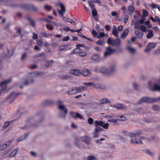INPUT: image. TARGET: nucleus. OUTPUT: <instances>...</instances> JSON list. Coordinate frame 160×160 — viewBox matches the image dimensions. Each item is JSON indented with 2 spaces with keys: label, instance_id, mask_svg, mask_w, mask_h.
<instances>
[{
  "label": "nucleus",
  "instance_id": "5",
  "mask_svg": "<svg viewBox=\"0 0 160 160\" xmlns=\"http://www.w3.org/2000/svg\"><path fill=\"white\" fill-rule=\"evenodd\" d=\"M11 80V78H9L8 79L3 81L0 83V86L1 87V90L0 91V94H1L2 92L5 91L6 88L7 84L10 82Z\"/></svg>",
  "mask_w": 160,
  "mask_h": 160
},
{
  "label": "nucleus",
  "instance_id": "23",
  "mask_svg": "<svg viewBox=\"0 0 160 160\" xmlns=\"http://www.w3.org/2000/svg\"><path fill=\"white\" fill-rule=\"evenodd\" d=\"M53 102L51 101L48 100H45L44 102L42 104V105L44 106L48 105L51 104Z\"/></svg>",
  "mask_w": 160,
  "mask_h": 160
},
{
  "label": "nucleus",
  "instance_id": "30",
  "mask_svg": "<svg viewBox=\"0 0 160 160\" xmlns=\"http://www.w3.org/2000/svg\"><path fill=\"white\" fill-rule=\"evenodd\" d=\"M29 135L28 133H25L24 135V136H21L20 138H19L18 139V142H20L22 140H24L25 139V138H26V137L28 136Z\"/></svg>",
  "mask_w": 160,
  "mask_h": 160
},
{
  "label": "nucleus",
  "instance_id": "10",
  "mask_svg": "<svg viewBox=\"0 0 160 160\" xmlns=\"http://www.w3.org/2000/svg\"><path fill=\"white\" fill-rule=\"evenodd\" d=\"M61 10L58 11V13L61 16H63V13L66 12L65 8L63 4L61 3L60 5Z\"/></svg>",
  "mask_w": 160,
  "mask_h": 160
},
{
  "label": "nucleus",
  "instance_id": "13",
  "mask_svg": "<svg viewBox=\"0 0 160 160\" xmlns=\"http://www.w3.org/2000/svg\"><path fill=\"white\" fill-rule=\"evenodd\" d=\"M142 134V133L141 132H138L136 133L131 132L128 133V135L131 137L132 138L134 137H138L139 135H140Z\"/></svg>",
  "mask_w": 160,
  "mask_h": 160
},
{
  "label": "nucleus",
  "instance_id": "21",
  "mask_svg": "<svg viewBox=\"0 0 160 160\" xmlns=\"http://www.w3.org/2000/svg\"><path fill=\"white\" fill-rule=\"evenodd\" d=\"M26 18L29 21L31 25L33 27H34L35 26V23L34 21L29 16L27 17Z\"/></svg>",
  "mask_w": 160,
  "mask_h": 160
},
{
  "label": "nucleus",
  "instance_id": "54",
  "mask_svg": "<svg viewBox=\"0 0 160 160\" xmlns=\"http://www.w3.org/2000/svg\"><path fill=\"white\" fill-rule=\"evenodd\" d=\"M133 86L134 89L135 90H138L139 87L138 85L135 83H133Z\"/></svg>",
  "mask_w": 160,
  "mask_h": 160
},
{
  "label": "nucleus",
  "instance_id": "32",
  "mask_svg": "<svg viewBox=\"0 0 160 160\" xmlns=\"http://www.w3.org/2000/svg\"><path fill=\"white\" fill-rule=\"evenodd\" d=\"M100 102L102 103H110L109 100L107 98H103L101 99Z\"/></svg>",
  "mask_w": 160,
  "mask_h": 160
},
{
  "label": "nucleus",
  "instance_id": "4",
  "mask_svg": "<svg viewBox=\"0 0 160 160\" xmlns=\"http://www.w3.org/2000/svg\"><path fill=\"white\" fill-rule=\"evenodd\" d=\"M121 41L120 39H112L109 38L107 40V43L108 44H111L112 46L119 47L120 45Z\"/></svg>",
  "mask_w": 160,
  "mask_h": 160
},
{
  "label": "nucleus",
  "instance_id": "29",
  "mask_svg": "<svg viewBox=\"0 0 160 160\" xmlns=\"http://www.w3.org/2000/svg\"><path fill=\"white\" fill-rule=\"evenodd\" d=\"M135 28H140L141 30L142 31L144 32H146V28L144 26H142L140 27H137L136 25H135Z\"/></svg>",
  "mask_w": 160,
  "mask_h": 160
},
{
  "label": "nucleus",
  "instance_id": "55",
  "mask_svg": "<svg viewBox=\"0 0 160 160\" xmlns=\"http://www.w3.org/2000/svg\"><path fill=\"white\" fill-rule=\"evenodd\" d=\"M33 36L32 37V38L33 40H36L38 38V36L37 33H35L34 32L33 33Z\"/></svg>",
  "mask_w": 160,
  "mask_h": 160
},
{
  "label": "nucleus",
  "instance_id": "3",
  "mask_svg": "<svg viewBox=\"0 0 160 160\" xmlns=\"http://www.w3.org/2000/svg\"><path fill=\"white\" fill-rule=\"evenodd\" d=\"M115 70V67L114 65L112 66L110 69L108 70L107 69L104 67H102L100 69V72L104 74L109 75L113 73Z\"/></svg>",
  "mask_w": 160,
  "mask_h": 160
},
{
  "label": "nucleus",
  "instance_id": "53",
  "mask_svg": "<svg viewBox=\"0 0 160 160\" xmlns=\"http://www.w3.org/2000/svg\"><path fill=\"white\" fill-rule=\"evenodd\" d=\"M53 60H51L50 61H47L46 63L45 64V67L47 68L49 66V64L50 62H53Z\"/></svg>",
  "mask_w": 160,
  "mask_h": 160
},
{
  "label": "nucleus",
  "instance_id": "44",
  "mask_svg": "<svg viewBox=\"0 0 160 160\" xmlns=\"http://www.w3.org/2000/svg\"><path fill=\"white\" fill-rule=\"evenodd\" d=\"M44 9L46 10L50 11L51 9V7L50 6L46 5L44 6Z\"/></svg>",
  "mask_w": 160,
  "mask_h": 160
},
{
  "label": "nucleus",
  "instance_id": "58",
  "mask_svg": "<svg viewBox=\"0 0 160 160\" xmlns=\"http://www.w3.org/2000/svg\"><path fill=\"white\" fill-rule=\"evenodd\" d=\"M143 15L145 17H146L148 15V12L145 9L143 10Z\"/></svg>",
  "mask_w": 160,
  "mask_h": 160
},
{
  "label": "nucleus",
  "instance_id": "9",
  "mask_svg": "<svg viewBox=\"0 0 160 160\" xmlns=\"http://www.w3.org/2000/svg\"><path fill=\"white\" fill-rule=\"evenodd\" d=\"M20 94V93H16L14 92H12L11 94L7 98V99H9L11 100V101H9L10 103H11L14 100L18 95Z\"/></svg>",
  "mask_w": 160,
  "mask_h": 160
},
{
  "label": "nucleus",
  "instance_id": "43",
  "mask_svg": "<svg viewBox=\"0 0 160 160\" xmlns=\"http://www.w3.org/2000/svg\"><path fill=\"white\" fill-rule=\"evenodd\" d=\"M79 55L80 56L84 57L87 55V53L85 52L81 51L79 52Z\"/></svg>",
  "mask_w": 160,
  "mask_h": 160
},
{
  "label": "nucleus",
  "instance_id": "11",
  "mask_svg": "<svg viewBox=\"0 0 160 160\" xmlns=\"http://www.w3.org/2000/svg\"><path fill=\"white\" fill-rule=\"evenodd\" d=\"M81 139L82 141L85 142L87 144H88L90 142V138L86 136L82 137Z\"/></svg>",
  "mask_w": 160,
  "mask_h": 160
},
{
  "label": "nucleus",
  "instance_id": "46",
  "mask_svg": "<svg viewBox=\"0 0 160 160\" xmlns=\"http://www.w3.org/2000/svg\"><path fill=\"white\" fill-rule=\"evenodd\" d=\"M96 158L93 156L90 155L88 157V160H95Z\"/></svg>",
  "mask_w": 160,
  "mask_h": 160
},
{
  "label": "nucleus",
  "instance_id": "45",
  "mask_svg": "<svg viewBox=\"0 0 160 160\" xmlns=\"http://www.w3.org/2000/svg\"><path fill=\"white\" fill-rule=\"evenodd\" d=\"M10 124L9 122H6L4 124V126L3 127V129H6Z\"/></svg>",
  "mask_w": 160,
  "mask_h": 160
},
{
  "label": "nucleus",
  "instance_id": "20",
  "mask_svg": "<svg viewBox=\"0 0 160 160\" xmlns=\"http://www.w3.org/2000/svg\"><path fill=\"white\" fill-rule=\"evenodd\" d=\"M135 34L138 38H140L142 37L143 34L139 30H137L135 31Z\"/></svg>",
  "mask_w": 160,
  "mask_h": 160
},
{
  "label": "nucleus",
  "instance_id": "19",
  "mask_svg": "<svg viewBox=\"0 0 160 160\" xmlns=\"http://www.w3.org/2000/svg\"><path fill=\"white\" fill-rule=\"evenodd\" d=\"M58 108L60 110L63 111L64 115L62 118H64L67 113V109L65 108L64 106L62 105H59L58 107Z\"/></svg>",
  "mask_w": 160,
  "mask_h": 160
},
{
  "label": "nucleus",
  "instance_id": "62",
  "mask_svg": "<svg viewBox=\"0 0 160 160\" xmlns=\"http://www.w3.org/2000/svg\"><path fill=\"white\" fill-rule=\"evenodd\" d=\"M92 34L94 37L96 36L97 35V32L94 29L92 30Z\"/></svg>",
  "mask_w": 160,
  "mask_h": 160
},
{
  "label": "nucleus",
  "instance_id": "39",
  "mask_svg": "<svg viewBox=\"0 0 160 160\" xmlns=\"http://www.w3.org/2000/svg\"><path fill=\"white\" fill-rule=\"evenodd\" d=\"M85 89V88L83 86L76 87V89L77 90V93L82 92Z\"/></svg>",
  "mask_w": 160,
  "mask_h": 160
},
{
  "label": "nucleus",
  "instance_id": "51",
  "mask_svg": "<svg viewBox=\"0 0 160 160\" xmlns=\"http://www.w3.org/2000/svg\"><path fill=\"white\" fill-rule=\"evenodd\" d=\"M105 33L103 32H102L100 33L99 35H98L97 38H103L105 36Z\"/></svg>",
  "mask_w": 160,
  "mask_h": 160
},
{
  "label": "nucleus",
  "instance_id": "60",
  "mask_svg": "<svg viewBox=\"0 0 160 160\" xmlns=\"http://www.w3.org/2000/svg\"><path fill=\"white\" fill-rule=\"evenodd\" d=\"M88 123L90 124H92L93 122V119L91 118H88Z\"/></svg>",
  "mask_w": 160,
  "mask_h": 160
},
{
  "label": "nucleus",
  "instance_id": "18",
  "mask_svg": "<svg viewBox=\"0 0 160 160\" xmlns=\"http://www.w3.org/2000/svg\"><path fill=\"white\" fill-rule=\"evenodd\" d=\"M12 142L11 141H8L7 142V143L5 144L0 147V151L5 149L8 146H9L11 143Z\"/></svg>",
  "mask_w": 160,
  "mask_h": 160
},
{
  "label": "nucleus",
  "instance_id": "8",
  "mask_svg": "<svg viewBox=\"0 0 160 160\" xmlns=\"http://www.w3.org/2000/svg\"><path fill=\"white\" fill-rule=\"evenodd\" d=\"M115 49H113L111 48L110 47H107L106 48V52H104V56L106 57L110 55L114 51Z\"/></svg>",
  "mask_w": 160,
  "mask_h": 160
},
{
  "label": "nucleus",
  "instance_id": "2",
  "mask_svg": "<svg viewBox=\"0 0 160 160\" xmlns=\"http://www.w3.org/2000/svg\"><path fill=\"white\" fill-rule=\"evenodd\" d=\"M160 100V97L155 98H150L148 97H145L142 98L139 100L137 102V103L138 104H139L142 103L143 102H146L147 103H153L155 102H157Z\"/></svg>",
  "mask_w": 160,
  "mask_h": 160
},
{
  "label": "nucleus",
  "instance_id": "22",
  "mask_svg": "<svg viewBox=\"0 0 160 160\" xmlns=\"http://www.w3.org/2000/svg\"><path fill=\"white\" fill-rule=\"evenodd\" d=\"M18 148L15 149L10 154L9 156L10 157H13L15 156L18 152Z\"/></svg>",
  "mask_w": 160,
  "mask_h": 160
},
{
  "label": "nucleus",
  "instance_id": "41",
  "mask_svg": "<svg viewBox=\"0 0 160 160\" xmlns=\"http://www.w3.org/2000/svg\"><path fill=\"white\" fill-rule=\"evenodd\" d=\"M88 4L92 10L95 9L94 5L92 1H89Z\"/></svg>",
  "mask_w": 160,
  "mask_h": 160
},
{
  "label": "nucleus",
  "instance_id": "56",
  "mask_svg": "<svg viewBox=\"0 0 160 160\" xmlns=\"http://www.w3.org/2000/svg\"><path fill=\"white\" fill-rule=\"evenodd\" d=\"M37 43L38 46H41L42 45V40H38L37 41Z\"/></svg>",
  "mask_w": 160,
  "mask_h": 160
},
{
  "label": "nucleus",
  "instance_id": "61",
  "mask_svg": "<svg viewBox=\"0 0 160 160\" xmlns=\"http://www.w3.org/2000/svg\"><path fill=\"white\" fill-rule=\"evenodd\" d=\"M128 18H129V17L128 15H127L125 16V18H124V23L125 24H126L127 23L128 21Z\"/></svg>",
  "mask_w": 160,
  "mask_h": 160
},
{
  "label": "nucleus",
  "instance_id": "14",
  "mask_svg": "<svg viewBox=\"0 0 160 160\" xmlns=\"http://www.w3.org/2000/svg\"><path fill=\"white\" fill-rule=\"evenodd\" d=\"M128 29L127 28L126 29L124 30L122 33L121 34V38L122 39H124L127 36L128 33Z\"/></svg>",
  "mask_w": 160,
  "mask_h": 160
},
{
  "label": "nucleus",
  "instance_id": "25",
  "mask_svg": "<svg viewBox=\"0 0 160 160\" xmlns=\"http://www.w3.org/2000/svg\"><path fill=\"white\" fill-rule=\"evenodd\" d=\"M90 72L87 69H84L83 70L82 75L84 76H87L89 74Z\"/></svg>",
  "mask_w": 160,
  "mask_h": 160
},
{
  "label": "nucleus",
  "instance_id": "49",
  "mask_svg": "<svg viewBox=\"0 0 160 160\" xmlns=\"http://www.w3.org/2000/svg\"><path fill=\"white\" fill-rule=\"evenodd\" d=\"M80 31L78 32H78V35H79V36H80L81 37H82V38H85V39H87L88 40H89L90 39L89 38H87L85 36L83 35H82V33L79 32Z\"/></svg>",
  "mask_w": 160,
  "mask_h": 160
},
{
  "label": "nucleus",
  "instance_id": "31",
  "mask_svg": "<svg viewBox=\"0 0 160 160\" xmlns=\"http://www.w3.org/2000/svg\"><path fill=\"white\" fill-rule=\"evenodd\" d=\"M83 84L84 85L87 86H93V87L95 88H97L96 86V85L94 84V83L93 82H86V83H83Z\"/></svg>",
  "mask_w": 160,
  "mask_h": 160
},
{
  "label": "nucleus",
  "instance_id": "15",
  "mask_svg": "<svg viewBox=\"0 0 160 160\" xmlns=\"http://www.w3.org/2000/svg\"><path fill=\"white\" fill-rule=\"evenodd\" d=\"M70 72L71 74L78 76L81 74V72L79 70L74 69L70 71Z\"/></svg>",
  "mask_w": 160,
  "mask_h": 160
},
{
  "label": "nucleus",
  "instance_id": "38",
  "mask_svg": "<svg viewBox=\"0 0 160 160\" xmlns=\"http://www.w3.org/2000/svg\"><path fill=\"white\" fill-rule=\"evenodd\" d=\"M105 43L104 40H98L96 42V43L100 45H102Z\"/></svg>",
  "mask_w": 160,
  "mask_h": 160
},
{
  "label": "nucleus",
  "instance_id": "28",
  "mask_svg": "<svg viewBox=\"0 0 160 160\" xmlns=\"http://www.w3.org/2000/svg\"><path fill=\"white\" fill-rule=\"evenodd\" d=\"M152 90L160 91V85L155 84L153 86Z\"/></svg>",
  "mask_w": 160,
  "mask_h": 160
},
{
  "label": "nucleus",
  "instance_id": "36",
  "mask_svg": "<svg viewBox=\"0 0 160 160\" xmlns=\"http://www.w3.org/2000/svg\"><path fill=\"white\" fill-rule=\"evenodd\" d=\"M92 14L93 18L98 16V12L95 8L92 10Z\"/></svg>",
  "mask_w": 160,
  "mask_h": 160
},
{
  "label": "nucleus",
  "instance_id": "50",
  "mask_svg": "<svg viewBox=\"0 0 160 160\" xmlns=\"http://www.w3.org/2000/svg\"><path fill=\"white\" fill-rule=\"evenodd\" d=\"M76 115L75 116V118H79L82 119L83 118V116L78 112H76Z\"/></svg>",
  "mask_w": 160,
  "mask_h": 160
},
{
  "label": "nucleus",
  "instance_id": "48",
  "mask_svg": "<svg viewBox=\"0 0 160 160\" xmlns=\"http://www.w3.org/2000/svg\"><path fill=\"white\" fill-rule=\"evenodd\" d=\"M40 35H42L43 37H45V38H48V34L45 32H41Z\"/></svg>",
  "mask_w": 160,
  "mask_h": 160
},
{
  "label": "nucleus",
  "instance_id": "42",
  "mask_svg": "<svg viewBox=\"0 0 160 160\" xmlns=\"http://www.w3.org/2000/svg\"><path fill=\"white\" fill-rule=\"evenodd\" d=\"M80 51H79V49L78 48H76L72 51L71 52V54H77Z\"/></svg>",
  "mask_w": 160,
  "mask_h": 160
},
{
  "label": "nucleus",
  "instance_id": "26",
  "mask_svg": "<svg viewBox=\"0 0 160 160\" xmlns=\"http://www.w3.org/2000/svg\"><path fill=\"white\" fill-rule=\"evenodd\" d=\"M91 59L95 61H97L99 59V56L98 54H94L92 57Z\"/></svg>",
  "mask_w": 160,
  "mask_h": 160
},
{
  "label": "nucleus",
  "instance_id": "37",
  "mask_svg": "<svg viewBox=\"0 0 160 160\" xmlns=\"http://www.w3.org/2000/svg\"><path fill=\"white\" fill-rule=\"evenodd\" d=\"M127 49L131 53H134L135 51V49L131 47L130 46H128L127 47Z\"/></svg>",
  "mask_w": 160,
  "mask_h": 160
},
{
  "label": "nucleus",
  "instance_id": "57",
  "mask_svg": "<svg viewBox=\"0 0 160 160\" xmlns=\"http://www.w3.org/2000/svg\"><path fill=\"white\" fill-rule=\"evenodd\" d=\"M152 108L154 110L158 111L159 110V107L158 106L154 105L153 106Z\"/></svg>",
  "mask_w": 160,
  "mask_h": 160
},
{
  "label": "nucleus",
  "instance_id": "1",
  "mask_svg": "<svg viewBox=\"0 0 160 160\" xmlns=\"http://www.w3.org/2000/svg\"><path fill=\"white\" fill-rule=\"evenodd\" d=\"M93 125L94 126H96L92 133L93 137V138H98L100 132L102 131V129L98 126L102 127L105 129H108L109 126L108 123H105L103 121L98 120L94 121Z\"/></svg>",
  "mask_w": 160,
  "mask_h": 160
},
{
  "label": "nucleus",
  "instance_id": "33",
  "mask_svg": "<svg viewBox=\"0 0 160 160\" xmlns=\"http://www.w3.org/2000/svg\"><path fill=\"white\" fill-rule=\"evenodd\" d=\"M117 119L118 120L122 121H125L126 120V118L124 116H118Z\"/></svg>",
  "mask_w": 160,
  "mask_h": 160
},
{
  "label": "nucleus",
  "instance_id": "16",
  "mask_svg": "<svg viewBox=\"0 0 160 160\" xmlns=\"http://www.w3.org/2000/svg\"><path fill=\"white\" fill-rule=\"evenodd\" d=\"M77 93V90L76 89V87H74L72 88L71 89H70L68 93L70 95H73Z\"/></svg>",
  "mask_w": 160,
  "mask_h": 160
},
{
  "label": "nucleus",
  "instance_id": "34",
  "mask_svg": "<svg viewBox=\"0 0 160 160\" xmlns=\"http://www.w3.org/2000/svg\"><path fill=\"white\" fill-rule=\"evenodd\" d=\"M59 77L62 79H68L70 78L69 76L66 75H61Z\"/></svg>",
  "mask_w": 160,
  "mask_h": 160
},
{
  "label": "nucleus",
  "instance_id": "6",
  "mask_svg": "<svg viewBox=\"0 0 160 160\" xmlns=\"http://www.w3.org/2000/svg\"><path fill=\"white\" fill-rule=\"evenodd\" d=\"M156 44L153 42H150L147 45L146 48L144 50L145 52H147L150 51L151 50L155 48Z\"/></svg>",
  "mask_w": 160,
  "mask_h": 160
},
{
  "label": "nucleus",
  "instance_id": "27",
  "mask_svg": "<svg viewBox=\"0 0 160 160\" xmlns=\"http://www.w3.org/2000/svg\"><path fill=\"white\" fill-rule=\"evenodd\" d=\"M153 36V34L152 30H149L148 33L147 34L146 37L147 38L149 39L152 38Z\"/></svg>",
  "mask_w": 160,
  "mask_h": 160
},
{
  "label": "nucleus",
  "instance_id": "52",
  "mask_svg": "<svg viewBox=\"0 0 160 160\" xmlns=\"http://www.w3.org/2000/svg\"><path fill=\"white\" fill-rule=\"evenodd\" d=\"M108 122L115 123L117 122V120L116 119H109L108 120Z\"/></svg>",
  "mask_w": 160,
  "mask_h": 160
},
{
  "label": "nucleus",
  "instance_id": "7",
  "mask_svg": "<svg viewBox=\"0 0 160 160\" xmlns=\"http://www.w3.org/2000/svg\"><path fill=\"white\" fill-rule=\"evenodd\" d=\"M24 8L31 11H37L38 9L33 5L32 4L24 5Z\"/></svg>",
  "mask_w": 160,
  "mask_h": 160
},
{
  "label": "nucleus",
  "instance_id": "24",
  "mask_svg": "<svg viewBox=\"0 0 160 160\" xmlns=\"http://www.w3.org/2000/svg\"><path fill=\"white\" fill-rule=\"evenodd\" d=\"M131 142L133 143L138 144L142 143V142L140 140L137 138L132 139Z\"/></svg>",
  "mask_w": 160,
  "mask_h": 160
},
{
  "label": "nucleus",
  "instance_id": "59",
  "mask_svg": "<svg viewBox=\"0 0 160 160\" xmlns=\"http://www.w3.org/2000/svg\"><path fill=\"white\" fill-rule=\"evenodd\" d=\"M70 115L72 116L73 118H75V116L76 115V112H70Z\"/></svg>",
  "mask_w": 160,
  "mask_h": 160
},
{
  "label": "nucleus",
  "instance_id": "40",
  "mask_svg": "<svg viewBox=\"0 0 160 160\" xmlns=\"http://www.w3.org/2000/svg\"><path fill=\"white\" fill-rule=\"evenodd\" d=\"M21 28H19L17 32L14 35V37H17L19 36L21 33Z\"/></svg>",
  "mask_w": 160,
  "mask_h": 160
},
{
  "label": "nucleus",
  "instance_id": "63",
  "mask_svg": "<svg viewBox=\"0 0 160 160\" xmlns=\"http://www.w3.org/2000/svg\"><path fill=\"white\" fill-rule=\"evenodd\" d=\"M46 27L48 30H51L53 29L52 26H51L47 24L46 25Z\"/></svg>",
  "mask_w": 160,
  "mask_h": 160
},
{
  "label": "nucleus",
  "instance_id": "17",
  "mask_svg": "<svg viewBox=\"0 0 160 160\" xmlns=\"http://www.w3.org/2000/svg\"><path fill=\"white\" fill-rule=\"evenodd\" d=\"M113 107L118 109L120 110L125 108L124 107L122 104L119 103L113 105Z\"/></svg>",
  "mask_w": 160,
  "mask_h": 160
},
{
  "label": "nucleus",
  "instance_id": "64",
  "mask_svg": "<svg viewBox=\"0 0 160 160\" xmlns=\"http://www.w3.org/2000/svg\"><path fill=\"white\" fill-rule=\"evenodd\" d=\"M69 39V36H67L63 38L62 40L63 41H68Z\"/></svg>",
  "mask_w": 160,
  "mask_h": 160
},
{
  "label": "nucleus",
  "instance_id": "12",
  "mask_svg": "<svg viewBox=\"0 0 160 160\" xmlns=\"http://www.w3.org/2000/svg\"><path fill=\"white\" fill-rule=\"evenodd\" d=\"M135 8L132 5H130L128 8V12L129 14H132L135 11Z\"/></svg>",
  "mask_w": 160,
  "mask_h": 160
},
{
  "label": "nucleus",
  "instance_id": "35",
  "mask_svg": "<svg viewBox=\"0 0 160 160\" xmlns=\"http://www.w3.org/2000/svg\"><path fill=\"white\" fill-rule=\"evenodd\" d=\"M118 32L116 28L115 29H113L112 30V34L113 35L116 37H118Z\"/></svg>",
  "mask_w": 160,
  "mask_h": 160
},
{
  "label": "nucleus",
  "instance_id": "47",
  "mask_svg": "<svg viewBox=\"0 0 160 160\" xmlns=\"http://www.w3.org/2000/svg\"><path fill=\"white\" fill-rule=\"evenodd\" d=\"M74 144L75 145L79 148H81L82 147L80 146L79 144V142L78 139H76L74 141Z\"/></svg>",
  "mask_w": 160,
  "mask_h": 160
}]
</instances>
